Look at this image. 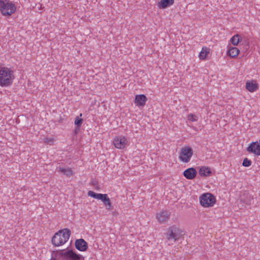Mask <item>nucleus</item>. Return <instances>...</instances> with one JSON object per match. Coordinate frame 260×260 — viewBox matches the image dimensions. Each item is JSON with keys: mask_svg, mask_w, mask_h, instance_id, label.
I'll list each match as a JSON object with an SVG mask.
<instances>
[{"mask_svg": "<svg viewBox=\"0 0 260 260\" xmlns=\"http://www.w3.org/2000/svg\"><path fill=\"white\" fill-rule=\"evenodd\" d=\"M13 71L9 68H0V86L7 87L12 84L14 79Z\"/></svg>", "mask_w": 260, "mask_h": 260, "instance_id": "nucleus-1", "label": "nucleus"}, {"mask_svg": "<svg viewBox=\"0 0 260 260\" xmlns=\"http://www.w3.org/2000/svg\"><path fill=\"white\" fill-rule=\"evenodd\" d=\"M71 231L69 229H64L56 233L52 238V243L55 246H59L66 243L70 236Z\"/></svg>", "mask_w": 260, "mask_h": 260, "instance_id": "nucleus-2", "label": "nucleus"}, {"mask_svg": "<svg viewBox=\"0 0 260 260\" xmlns=\"http://www.w3.org/2000/svg\"><path fill=\"white\" fill-rule=\"evenodd\" d=\"M16 8L10 0H0V11L4 16H10L16 11Z\"/></svg>", "mask_w": 260, "mask_h": 260, "instance_id": "nucleus-3", "label": "nucleus"}, {"mask_svg": "<svg viewBox=\"0 0 260 260\" xmlns=\"http://www.w3.org/2000/svg\"><path fill=\"white\" fill-rule=\"evenodd\" d=\"M60 255L62 260H84V257L80 254H77L72 250H61Z\"/></svg>", "mask_w": 260, "mask_h": 260, "instance_id": "nucleus-4", "label": "nucleus"}, {"mask_svg": "<svg viewBox=\"0 0 260 260\" xmlns=\"http://www.w3.org/2000/svg\"><path fill=\"white\" fill-rule=\"evenodd\" d=\"M215 201V197L210 193H205L200 197V204L204 207L213 206Z\"/></svg>", "mask_w": 260, "mask_h": 260, "instance_id": "nucleus-5", "label": "nucleus"}, {"mask_svg": "<svg viewBox=\"0 0 260 260\" xmlns=\"http://www.w3.org/2000/svg\"><path fill=\"white\" fill-rule=\"evenodd\" d=\"M192 155V149L189 146H185L181 149L179 158L181 161L187 163L190 160Z\"/></svg>", "mask_w": 260, "mask_h": 260, "instance_id": "nucleus-6", "label": "nucleus"}, {"mask_svg": "<svg viewBox=\"0 0 260 260\" xmlns=\"http://www.w3.org/2000/svg\"><path fill=\"white\" fill-rule=\"evenodd\" d=\"M166 235L168 240L174 239V241H176L179 239L181 235V233L177 227L172 226L168 229Z\"/></svg>", "mask_w": 260, "mask_h": 260, "instance_id": "nucleus-7", "label": "nucleus"}, {"mask_svg": "<svg viewBox=\"0 0 260 260\" xmlns=\"http://www.w3.org/2000/svg\"><path fill=\"white\" fill-rule=\"evenodd\" d=\"M248 152L254 153L256 155H260V144L258 142L251 143L247 148Z\"/></svg>", "mask_w": 260, "mask_h": 260, "instance_id": "nucleus-8", "label": "nucleus"}, {"mask_svg": "<svg viewBox=\"0 0 260 260\" xmlns=\"http://www.w3.org/2000/svg\"><path fill=\"white\" fill-rule=\"evenodd\" d=\"M127 140L124 137H117L113 140V144L116 148H124L126 145Z\"/></svg>", "mask_w": 260, "mask_h": 260, "instance_id": "nucleus-9", "label": "nucleus"}, {"mask_svg": "<svg viewBox=\"0 0 260 260\" xmlns=\"http://www.w3.org/2000/svg\"><path fill=\"white\" fill-rule=\"evenodd\" d=\"M75 245L76 248L80 251H85L88 248V244L83 239H77Z\"/></svg>", "mask_w": 260, "mask_h": 260, "instance_id": "nucleus-10", "label": "nucleus"}, {"mask_svg": "<svg viewBox=\"0 0 260 260\" xmlns=\"http://www.w3.org/2000/svg\"><path fill=\"white\" fill-rule=\"evenodd\" d=\"M170 216V213L166 210L160 211L156 215L158 221L161 223L166 222L169 219Z\"/></svg>", "mask_w": 260, "mask_h": 260, "instance_id": "nucleus-11", "label": "nucleus"}, {"mask_svg": "<svg viewBox=\"0 0 260 260\" xmlns=\"http://www.w3.org/2000/svg\"><path fill=\"white\" fill-rule=\"evenodd\" d=\"M183 174L186 179L192 180L196 177L197 174V172L194 168H190L185 170Z\"/></svg>", "mask_w": 260, "mask_h": 260, "instance_id": "nucleus-12", "label": "nucleus"}, {"mask_svg": "<svg viewBox=\"0 0 260 260\" xmlns=\"http://www.w3.org/2000/svg\"><path fill=\"white\" fill-rule=\"evenodd\" d=\"M147 100V98L144 94H139L135 96V103L139 107L144 106Z\"/></svg>", "mask_w": 260, "mask_h": 260, "instance_id": "nucleus-13", "label": "nucleus"}, {"mask_svg": "<svg viewBox=\"0 0 260 260\" xmlns=\"http://www.w3.org/2000/svg\"><path fill=\"white\" fill-rule=\"evenodd\" d=\"M174 3V0H161L157 4L160 9H166L172 6Z\"/></svg>", "mask_w": 260, "mask_h": 260, "instance_id": "nucleus-14", "label": "nucleus"}, {"mask_svg": "<svg viewBox=\"0 0 260 260\" xmlns=\"http://www.w3.org/2000/svg\"><path fill=\"white\" fill-rule=\"evenodd\" d=\"M246 88L250 92H254L258 88V85L253 81H247L245 85Z\"/></svg>", "mask_w": 260, "mask_h": 260, "instance_id": "nucleus-15", "label": "nucleus"}, {"mask_svg": "<svg viewBox=\"0 0 260 260\" xmlns=\"http://www.w3.org/2000/svg\"><path fill=\"white\" fill-rule=\"evenodd\" d=\"M100 200L103 202L107 210H110L111 208V203L107 194H103Z\"/></svg>", "mask_w": 260, "mask_h": 260, "instance_id": "nucleus-16", "label": "nucleus"}, {"mask_svg": "<svg viewBox=\"0 0 260 260\" xmlns=\"http://www.w3.org/2000/svg\"><path fill=\"white\" fill-rule=\"evenodd\" d=\"M100 200L103 202L107 210H110L111 208V203L107 194H103Z\"/></svg>", "mask_w": 260, "mask_h": 260, "instance_id": "nucleus-17", "label": "nucleus"}, {"mask_svg": "<svg viewBox=\"0 0 260 260\" xmlns=\"http://www.w3.org/2000/svg\"><path fill=\"white\" fill-rule=\"evenodd\" d=\"M199 173L201 176L207 177L210 175L211 171L208 167H202L200 169Z\"/></svg>", "mask_w": 260, "mask_h": 260, "instance_id": "nucleus-18", "label": "nucleus"}, {"mask_svg": "<svg viewBox=\"0 0 260 260\" xmlns=\"http://www.w3.org/2000/svg\"><path fill=\"white\" fill-rule=\"evenodd\" d=\"M239 53V50L235 47H231L228 51V55L232 57H236Z\"/></svg>", "mask_w": 260, "mask_h": 260, "instance_id": "nucleus-19", "label": "nucleus"}, {"mask_svg": "<svg viewBox=\"0 0 260 260\" xmlns=\"http://www.w3.org/2000/svg\"><path fill=\"white\" fill-rule=\"evenodd\" d=\"M58 171L63 173L67 176H71L73 175L72 171L70 168L64 169L63 168L59 167L58 168Z\"/></svg>", "mask_w": 260, "mask_h": 260, "instance_id": "nucleus-20", "label": "nucleus"}, {"mask_svg": "<svg viewBox=\"0 0 260 260\" xmlns=\"http://www.w3.org/2000/svg\"><path fill=\"white\" fill-rule=\"evenodd\" d=\"M241 39V36L237 34L236 35H234L231 39V42L233 45L236 46L238 45Z\"/></svg>", "mask_w": 260, "mask_h": 260, "instance_id": "nucleus-21", "label": "nucleus"}, {"mask_svg": "<svg viewBox=\"0 0 260 260\" xmlns=\"http://www.w3.org/2000/svg\"><path fill=\"white\" fill-rule=\"evenodd\" d=\"M209 49H207L206 47H203L202 51H201L199 57L201 59H204L206 57V55L208 53H209Z\"/></svg>", "mask_w": 260, "mask_h": 260, "instance_id": "nucleus-22", "label": "nucleus"}, {"mask_svg": "<svg viewBox=\"0 0 260 260\" xmlns=\"http://www.w3.org/2000/svg\"><path fill=\"white\" fill-rule=\"evenodd\" d=\"M88 196L91 197H92L94 199H96L98 200H100L101 198L102 197V195L103 194L102 193H95L93 191L89 190L88 192Z\"/></svg>", "mask_w": 260, "mask_h": 260, "instance_id": "nucleus-23", "label": "nucleus"}, {"mask_svg": "<svg viewBox=\"0 0 260 260\" xmlns=\"http://www.w3.org/2000/svg\"><path fill=\"white\" fill-rule=\"evenodd\" d=\"M187 119L191 122H196L198 121V117L193 114H189L188 115Z\"/></svg>", "mask_w": 260, "mask_h": 260, "instance_id": "nucleus-24", "label": "nucleus"}, {"mask_svg": "<svg viewBox=\"0 0 260 260\" xmlns=\"http://www.w3.org/2000/svg\"><path fill=\"white\" fill-rule=\"evenodd\" d=\"M83 122V119L82 118H79L78 116H77L75 120V124L76 125L78 129L80 128L81 124Z\"/></svg>", "mask_w": 260, "mask_h": 260, "instance_id": "nucleus-25", "label": "nucleus"}, {"mask_svg": "<svg viewBox=\"0 0 260 260\" xmlns=\"http://www.w3.org/2000/svg\"><path fill=\"white\" fill-rule=\"evenodd\" d=\"M252 162L250 159L247 158H245L243 161L242 165L244 167H248L251 165Z\"/></svg>", "mask_w": 260, "mask_h": 260, "instance_id": "nucleus-26", "label": "nucleus"}, {"mask_svg": "<svg viewBox=\"0 0 260 260\" xmlns=\"http://www.w3.org/2000/svg\"><path fill=\"white\" fill-rule=\"evenodd\" d=\"M246 196H247V199L245 200L241 197V200H243V202H245L246 204H250L251 203V200H253V199H251V197L248 194V193H246Z\"/></svg>", "mask_w": 260, "mask_h": 260, "instance_id": "nucleus-27", "label": "nucleus"}, {"mask_svg": "<svg viewBox=\"0 0 260 260\" xmlns=\"http://www.w3.org/2000/svg\"><path fill=\"white\" fill-rule=\"evenodd\" d=\"M53 142V140H50L48 142V143H50V142Z\"/></svg>", "mask_w": 260, "mask_h": 260, "instance_id": "nucleus-28", "label": "nucleus"}, {"mask_svg": "<svg viewBox=\"0 0 260 260\" xmlns=\"http://www.w3.org/2000/svg\"><path fill=\"white\" fill-rule=\"evenodd\" d=\"M259 144H260V139H259Z\"/></svg>", "mask_w": 260, "mask_h": 260, "instance_id": "nucleus-29", "label": "nucleus"}]
</instances>
